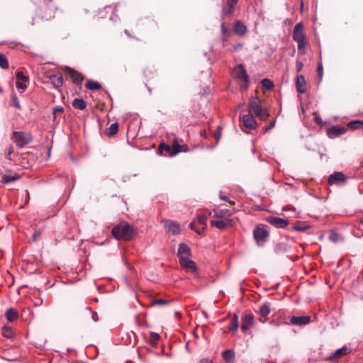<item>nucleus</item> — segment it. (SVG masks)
Listing matches in <instances>:
<instances>
[{"mask_svg":"<svg viewBox=\"0 0 363 363\" xmlns=\"http://www.w3.org/2000/svg\"><path fill=\"white\" fill-rule=\"evenodd\" d=\"M191 250L190 248L184 243H180L179 245L177 256L181 260L182 258L186 259L191 257Z\"/></svg>","mask_w":363,"mask_h":363,"instance_id":"nucleus-16","label":"nucleus"},{"mask_svg":"<svg viewBox=\"0 0 363 363\" xmlns=\"http://www.w3.org/2000/svg\"><path fill=\"white\" fill-rule=\"evenodd\" d=\"M11 138L18 147L28 145L33 140L32 134L25 131H14Z\"/></svg>","mask_w":363,"mask_h":363,"instance_id":"nucleus-4","label":"nucleus"},{"mask_svg":"<svg viewBox=\"0 0 363 363\" xmlns=\"http://www.w3.org/2000/svg\"><path fill=\"white\" fill-rule=\"evenodd\" d=\"M112 235L116 240H130L135 235L134 228L127 222H121L112 229Z\"/></svg>","mask_w":363,"mask_h":363,"instance_id":"nucleus-1","label":"nucleus"},{"mask_svg":"<svg viewBox=\"0 0 363 363\" xmlns=\"http://www.w3.org/2000/svg\"><path fill=\"white\" fill-rule=\"evenodd\" d=\"M296 87L297 91L300 94H304L306 92V82L305 77L303 75L297 76Z\"/></svg>","mask_w":363,"mask_h":363,"instance_id":"nucleus-21","label":"nucleus"},{"mask_svg":"<svg viewBox=\"0 0 363 363\" xmlns=\"http://www.w3.org/2000/svg\"><path fill=\"white\" fill-rule=\"evenodd\" d=\"M201 363H211V362H209L208 359H202L201 361Z\"/></svg>","mask_w":363,"mask_h":363,"instance_id":"nucleus-61","label":"nucleus"},{"mask_svg":"<svg viewBox=\"0 0 363 363\" xmlns=\"http://www.w3.org/2000/svg\"><path fill=\"white\" fill-rule=\"evenodd\" d=\"M345 131V128L335 125L328 130L327 134L329 138H333L344 134Z\"/></svg>","mask_w":363,"mask_h":363,"instance_id":"nucleus-19","label":"nucleus"},{"mask_svg":"<svg viewBox=\"0 0 363 363\" xmlns=\"http://www.w3.org/2000/svg\"><path fill=\"white\" fill-rule=\"evenodd\" d=\"M63 70L68 74L74 84L79 85L84 81V76L77 70L67 66L65 67Z\"/></svg>","mask_w":363,"mask_h":363,"instance_id":"nucleus-6","label":"nucleus"},{"mask_svg":"<svg viewBox=\"0 0 363 363\" xmlns=\"http://www.w3.org/2000/svg\"><path fill=\"white\" fill-rule=\"evenodd\" d=\"M303 67V64L301 62H300V61L296 62L297 72H300L302 69Z\"/></svg>","mask_w":363,"mask_h":363,"instance_id":"nucleus-52","label":"nucleus"},{"mask_svg":"<svg viewBox=\"0 0 363 363\" xmlns=\"http://www.w3.org/2000/svg\"><path fill=\"white\" fill-rule=\"evenodd\" d=\"M294 230L296 231H305L309 228V226L302 223L298 222L294 224L293 227Z\"/></svg>","mask_w":363,"mask_h":363,"instance_id":"nucleus-40","label":"nucleus"},{"mask_svg":"<svg viewBox=\"0 0 363 363\" xmlns=\"http://www.w3.org/2000/svg\"><path fill=\"white\" fill-rule=\"evenodd\" d=\"M165 228L172 234L177 235L180 233L179 224L175 221L168 220L165 221Z\"/></svg>","mask_w":363,"mask_h":363,"instance_id":"nucleus-18","label":"nucleus"},{"mask_svg":"<svg viewBox=\"0 0 363 363\" xmlns=\"http://www.w3.org/2000/svg\"><path fill=\"white\" fill-rule=\"evenodd\" d=\"M20 179V175L18 174H5L2 177L1 182L4 184H8L14 181H16Z\"/></svg>","mask_w":363,"mask_h":363,"instance_id":"nucleus-32","label":"nucleus"},{"mask_svg":"<svg viewBox=\"0 0 363 363\" xmlns=\"http://www.w3.org/2000/svg\"><path fill=\"white\" fill-rule=\"evenodd\" d=\"M347 127L352 130H357L363 128V121H352L347 123Z\"/></svg>","mask_w":363,"mask_h":363,"instance_id":"nucleus-33","label":"nucleus"},{"mask_svg":"<svg viewBox=\"0 0 363 363\" xmlns=\"http://www.w3.org/2000/svg\"><path fill=\"white\" fill-rule=\"evenodd\" d=\"M213 135H214L215 139L216 140V142L218 143L221 137V128L218 127L215 130Z\"/></svg>","mask_w":363,"mask_h":363,"instance_id":"nucleus-46","label":"nucleus"},{"mask_svg":"<svg viewBox=\"0 0 363 363\" xmlns=\"http://www.w3.org/2000/svg\"><path fill=\"white\" fill-rule=\"evenodd\" d=\"M49 79L55 88H60L63 85V77L61 74H50Z\"/></svg>","mask_w":363,"mask_h":363,"instance_id":"nucleus-24","label":"nucleus"},{"mask_svg":"<svg viewBox=\"0 0 363 363\" xmlns=\"http://www.w3.org/2000/svg\"><path fill=\"white\" fill-rule=\"evenodd\" d=\"M233 72L237 79L243 81V83L240 85V89L242 91L247 90L250 84V78L244 65L242 64H238L233 68Z\"/></svg>","mask_w":363,"mask_h":363,"instance_id":"nucleus-3","label":"nucleus"},{"mask_svg":"<svg viewBox=\"0 0 363 363\" xmlns=\"http://www.w3.org/2000/svg\"><path fill=\"white\" fill-rule=\"evenodd\" d=\"M84 86L86 89L91 91L99 90L101 88V85L98 82L92 79H88Z\"/></svg>","mask_w":363,"mask_h":363,"instance_id":"nucleus-28","label":"nucleus"},{"mask_svg":"<svg viewBox=\"0 0 363 363\" xmlns=\"http://www.w3.org/2000/svg\"><path fill=\"white\" fill-rule=\"evenodd\" d=\"M315 121L316 123L320 124L321 123V118L319 116H316L315 118Z\"/></svg>","mask_w":363,"mask_h":363,"instance_id":"nucleus-58","label":"nucleus"},{"mask_svg":"<svg viewBox=\"0 0 363 363\" xmlns=\"http://www.w3.org/2000/svg\"><path fill=\"white\" fill-rule=\"evenodd\" d=\"M5 317L9 322H13L18 318L19 314L17 310L9 308L5 312Z\"/></svg>","mask_w":363,"mask_h":363,"instance_id":"nucleus-26","label":"nucleus"},{"mask_svg":"<svg viewBox=\"0 0 363 363\" xmlns=\"http://www.w3.org/2000/svg\"><path fill=\"white\" fill-rule=\"evenodd\" d=\"M64 111V108L62 106H57L55 107L53 111H52V118H53V121H55L56 118H57V116L59 114V113H63Z\"/></svg>","mask_w":363,"mask_h":363,"instance_id":"nucleus-43","label":"nucleus"},{"mask_svg":"<svg viewBox=\"0 0 363 363\" xmlns=\"http://www.w3.org/2000/svg\"><path fill=\"white\" fill-rule=\"evenodd\" d=\"M118 131V124L117 123H112L111 126L106 130V135L108 136H113L116 135Z\"/></svg>","mask_w":363,"mask_h":363,"instance_id":"nucleus-36","label":"nucleus"},{"mask_svg":"<svg viewBox=\"0 0 363 363\" xmlns=\"http://www.w3.org/2000/svg\"><path fill=\"white\" fill-rule=\"evenodd\" d=\"M248 111L250 114L266 121L269 114L266 109L262 108V101L258 97L252 96L248 103Z\"/></svg>","mask_w":363,"mask_h":363,"instance_id":"nucleus-2","label":"nucleus"},{"mask_svg":"<svg viewBox=\"0 0 363 363\" xmlns=\"http://www.w3.org/2000/svg\"><path fill=\"white\" fill-rule=\"evenodd\" d=\"M195 225H196V222H195V221H191V222L190 223V225H189L190 228H191V229H194V230H197V229L195 228Z\"/></svg>","mask_w":363,"mask_h":363,"instance_id":"nucleus-55","label":"nucleus"},{"mask_svg":"<svg viewBox=\"0 0 363 363\" xmlns=\"http://www.w3.org/2000/svg\"><path fill=\"white\" fill-rule=\"evenodd\" d=\"M267 220L273 226L279 228H286L289 223L288 220L276 216H269Z\"/></svg>","mask_w":363,"mask_h":363,"instance_id":"nucleus-10","label":"nucleus"},{"mask_svg":"<svg viewBox=\"0 0 363 363\" xmlns=\"http://www.w3.org/2000/svg\"><path fill=\"white\" fill-rule=\"evenodd\" d=\"M254 324V316L252 314L245 315L242 318L241 330L245 333L250 330Z\"/></svg>","mask_w":363,"mask_h":363,"instance_id":"nucleus-13","label":"nucleus"},{"mask_svg":"<svg viewBox=\"0 0 363 363\" xmlns=\"http://www.w3.org/2000/svg\"><path fill=\"white\" fill-rule=\"evenodd\" d=\"M335 235H337V234H335H335H333V235H331V239H332L333 240H334V241H335V240H335Z\"/></svg>","mask_w":363,"mask_h":363,"instance_id":"nucleus-63","label":"nucleus"},{"mask_svg":"<svg viewBox=\"0 0 363 363\" xmlns=\"http://www.w3.org/2000/svg\"><path fill=\"white\" fill-rule=\"evenodd\" d=\"M180 145L174 140L172 143V145L170 146L165 143H161L159 145L158 150L161 153V155L164 156H174L177 154L179 153Z\"/></svg>","mask_w":363,"mask_h":363,"instance_id":"nucleus-5","label":"nucleus"},{"mask_svg":"<svg viewBox=\"0 0 363 363\" xmlns=\"http://www.w3.org/2000/svg\"><path fill=\"white\" fill-rule=\"evenodd\" d=\"M89 311L91 313V314H92L91 318H92L93 320H94V322H96V321L99 320V317H98V314H97V313H96V312L93 311H92V309H91V308H89Z\"/></svg>","mask_w":363,"mask_h":363,"instance_id":"nucleus-49","label":"nucleus"},{"mask_svg":"<svg viewBox=\"0 0 363 363\" xmlns=\"http://www.w3.org/2000/svg\"><path fill=\"white\" fill-rule=\"evenodd\" d=\"M234 220L230 218H225L222 220H211V225L220 230H225L234 225Z\"/></svg>","mask_w":363,"mask_h":363,"instance_id":"nucleus-8","label":"nucleus"},{"mask_svg":"<svg viewBox=\"0 0 363 363\" xmlns=\"http://www.w3.org/2000/svg\"><path fill=\"white\" fill-rule=\"evenodd\" d=\"M335 235H337V234H335H335H333V235H331V239H332L333 240H334V241H335V240H335Z\"/></svg>","mask_w":363,"mask_h":363,"instance_id":"nucleus-62","label":"nucleus"},{"mask_svg":"<svg viewBox=\"0 0 363 363\" xmlns=\"http://www.w3.org/2000/svg\"><path fill=\"white\" fill-rule=\"evenodd\" d=\"M346 182V178L342 172H335L329 176L328 182L330 185L344 184Z\"/></svg>","mask_w":363,"mask_h":363,"instance_id":"nucleus-12","label":"nucleus"},{"mask_svg":"<svg viewBox=\"0 0 363 363\" xmlns=\"http://www.w3.org/2000/svg\"><path fill=\"white\" fill-rule=\"evenodd\" d=\"M323 75V67L322 63L320 62V63H318V77L319 80L322 79Z\"/></svg>","mask_w":363,"mask_h":363,"instance_id":"nucleus-45","label":"nucleus"},{"mask_svg":"<svg viewBox=\"0 0 363 363\" xmlns=\"http://www.w3.org/2000/svg\"><path fill=\"white\" fill-rule=\"evenodd\" d=\"M238 3V0H227V6L234 8Z\"/></svg>","mask_w":363,"mask_h":363,"instance_id":"nucleus-51","label":"nucleus"},{"mask_svg":"<svg viewBox=\"0 0 363 363\" xmlns=\"http://www.w3.org/2000/svg\"><path fill=\"white\" fill-rule=\"evenodd\" d=\"M350 352V350L344 346L337 350H335L333 353H332L329 357H328L325 359L328 361L333 362L340 359L343 356L349 354Z\"/></svg>","mask_w":363,"mask_h":363,"instance_id":"nucleus-11","label":"nucleus"},{"mask_svg":"<svg viewBox=\"0 0 363 363\" xmlns=\"http://www.w3.org/2000/svg\"><path fill=\"white\" fill-rule=\"evenodd\" d=\"M169 303V301H167V300L156 299L152 302L151 306H164V305H167Z\"/></svg>","mask_w":363,"mask_h":363,"instance_id":"nucleus-44","label":"nucleus"},{"mask_svg":"<svg viewBox=\"0 0 363 363\" xmlns=\"http://www.w3.org/2000/svg\"><path fill=\"white\" fill-rule=\"evenodd\" d=\"M72 106L74 108L83 111L86 108V103L82 99H74L72 101Z\"/></svg>","mask_w":363,"mask_h":363,"instance_id":"nucleus-29","label":"nucleus"},{"mask_svg":"<svg viewBox=\"0 0 363 363\" xmlns=\"http://www.w3.org/2000/svg\"><path fill=\"white\" fill-rule=\"evenodd\" d=\"M234 11V8L227 6L226 7H223L222 10V16L227 17L230 16L233 14Z\"/></svg>","mask_w":363,"mask_h":363,"instance_id":"nucleus-41","label":"nucleus"},{"mask_svg":"<svg viewBox=\"0 0 363 363\" xmlns=\"http://www.w3.org/2000/svg\"><path fill=\"white\" fill-rule=\"evenodd\" d=\"M1 335L8 339L12 338L13 333L10 326L4 325L2 328Z\"/></svg>","mask_w":363,"mask_h":363,"instance_id":"nucleus-34","label":"nucleus"},{"mask_svg":"<svg viewBox=\"0 0 363 363\" xmlns=\"http://www.w3.org/2000/svg\"><path fill=\"white\" fill-rule=\"evenodd\" d=\"M261 84L262 87L266 90H271L274 87L273 82L269 79H263Z\"/></svg>","mask_w":363,"mask_h":363,"instance_id":"nucleus-38","label":"nucleus"},{"mask_svg":"<svg viewBox=\"0 0 363 363\" xmlns=\"http://www.w3.org/2000/svg\"><path fill=\"white\" fill-rule=\"evenodd\" d=\"M17 82L16 84L18 89L25 90L27 88L26 82L28 81V77H26L22 72H18L16 73Z\"/></svg>","mask_w":363,"mask_h":363,"instance_id":"nucleus-22","label":"nucleus"},{"mask_svg":"<svg viewBox=\"0 0 363 363\" xmlns=\"http://www.w3.org/2000/svg\"><path fill=\"white\" fill-rule=\"evenodd\" d=\"M206 220H207V217L204 215H199L197 217V222L199 224L203 225L202 228H201V230H196V232L199 235H201L204 232L206 226Z\"/></svg>","mask_w":363,"mask_h":363,"instance_id":"nucleus-31","label":"nucleus"},{"mask_svg":"<svg viewBox=\"0 0 363 363\" xmlns=\"http://www.w3.org/2000/svg\"><path fill=\"white\" fill-rule=\"evenodd\" d=\"M150 337H151V340L154 342H156L160 339V335L155 333H151Z\"/></svg>","mask_w":363,"mask_h":363,"instance_id":"nucleus-48","label":"nucleus"},{"mask_svg":"<svg viewBox=\"0 0 363 363\" xmlns=\"http://www.w3.org/2000/svg\"><path fill=\"white\" fill-rule=\"evenodd\" d=\"M11 105L16 107L17 109H21L18 97L15 94L11 96Z\"/></svg>","mask_w":363,"mask_h":363,"instance_id":"nucleus-42","label":"nucleus"},{"mask_svg":"<svg viewBox=\"0 0 363 363\" xmlns=\"http://www.w3.org/2000/svg\"><path fill=\"white\" fill-rule=\"evenodd\" d=\"M253 236L257 242L259 244L267 240L269 233L264 226L257 225L253 230Z\"/></svg>","mask_w":363,"mask_h":363,"instance_id":"nucleus-7","label":"nucleus"},{"mask_svg":"<svg viewBox=\"0 0 363 363\" xmlns=\"http://www.w3.org/2000/svg\"><path fill=\"white\" fill-rule=\"evenodd\" d=\"M13 147H9V148L7 150L8 155L10 156L13 153Z\"/></svg>","mask_w":363,"mask_h":363,"instance_id":"nucleus-57","label":"nucleus"},{"mask_svg":"<svg viewBox=\"0 0 363 363\" xmlns=\"http://www.w3.org/2000/svg\"><path fill=\"white\" fill-rule=\"evenodd\" d=\"M116 6H112V5H109V6H106L104 9L106 11V12H114L116 11Z\"/></svg>","mask_w":363,"mask_h":363,"instance_id":"nucleus-50","label":"nucleus"},{"mask_svg":"<svg viewBox=\"0 0 363 363\" xmlns=\"http://www.w3.org/2000/svg\"><path fill=\"white\" fill-rule=\"evenodd\" d=\"M276 121H272L268 125H266L264 128V133L268 132L269 130H271L275 125Z\"/></svg>","mask_w":363,"mask_h":363,"instance_id":"nucleus-47","label":"nucleus"},{"mask_svg":"<svg viewBox=\"0 0 363 363\" xmlns=\"http://www.w3.org/2000/svg\"><path fill=\"white\" fill-rule=\"evenodd\" d=\"M222 357L223 358V359L228 362V363H231L234 361L235 359V354L234 352L230 350H224L223 352H222Z\"/></svg>","mask_w":363,"mask_h":363,"instance_id":"nucleus-30","label":"nucleus"},{"mask_svg":"<svg viewBox=\"0 0 363 363\" xmlns=\"http://www.w3.org/2000/svg\"><path fill=\"white\" fill-rule=\"evenodd\" d=\"M9 61L6 55L3 53H0V67L2 69H8L9 68Z\"/></svg>","mask_w":363,"mask_h":363,"instance_id":"nucleus-39","label":"nucleus"},{"mask_svg":"<svg viewBox=\"0 0 363 363\" xmlns=\"http://www.w3.org/2000/svg\"><path fill=\"white\" fill-rule=\"evenodd\" d=\"M272 311V307L271 304L268 302L264 303L262 304L258 309L257 313L262 316V318L267 317L268 315Z\"/></svg>","mask_w":363,"mask_h":363,"instance_id":"nucleus-27","label":"nucleus"},{"mask_svg":"<svg viewBox=\"0 0 363 363\" xmlns=\"http://www.w3.org/2000/svg\"><path fill=\"white\" fill-rule=\"evenodd\" d=\"M179 264L182 267L192 273H194L197 271V267L195 262L189 258H182L181 260H179Z\"/></svg>","mask_w":363,"mask_h":363,"instance_id":"nucleus-17","label":"nucleus"},{"mask_svg":"<svg viewBox=\"0 0 363 363\" xmlns=\"http://www.w3.org/2000/svg\"><path fill=\"white\" fill-rule=\"evenodd\" d=\"M298 44V51L300 55H303L306 54V39L305 40H301L296 42Z\"/></svg>","mask_w":363,"mask_h":363,"instance_id":"nucleus-37","label":"nucleus"},{"mask_svg":"<svg viewBox=\"0 0 363 363\" xmlns=\"http://www.w3.org/2000/svg\"><path fill=\"white\" fill-rule=\"evenodd\" d=\"M220 199L223 201H228V198L226 196L223 195L222 192H220Z\"/></svg>","mask_w":363,"mask_h":363,"instance_id":"nucleus-54","label":"nucleus"},{"mask_svg":"<svg viewBox=\"0 0 363 363\" xmlns=\"http://www.w3.org/2000/svg\"><path fill=\"white\" fill-rule=\"evenodd\" d=\"M311 317L308 315L304 316H292L290 318V323L294 325H305L310 323Z\"/></svg>","mask_w":363,"mask_h":363,"instance_id":"nucleus-15","label":"nucleus"},{"mask_svg":"<svg viewBox=\"0 0 363 363\" xmlns=\"http://www.w3.org/2000/svg\"><path fill=\"white\" fill-rule=\"evenodd\" d=\"M221 28V35L223 38H227L231 34V31L230 30L228 26L226 25L225 22H223L220 25Z\"/></svg>","mask_w":363,"mask_h":363,"instance_id":"nucleus-35","label":"nucleus"},{"mask_svg":"<svg viewBox=\"0 0 363 363\" xmlns=\"http://www.w3.org/2000/svg\"><path fill=\"white\" fill-rule=\"evenodd\" d=\"M209 215L214 218L224 219L226 217L231 216L232 212L229 209H213L210 212Z\"/></svg>","mask_w":363,"mask_h":363,"instance_id":"nucleus-20","label":"nucleus"},{"mask_svg":"<svg viewBox=\"0 0 363 363\" xmlns=\"http://www.w3.org/2000/svg\"><path fill=\"white\" fill-rule=\"evenodd\" d=\"M43 303V299H39L35 304L36 306H40Z\"/></svg>","mask_w":363,"mask_h":363,"instance_id":"nucleus-60","label":"nucleus"},{"mask_svg":"<svg viewBox=\"0 0 363 363\" xmlns=\"http://www.w3.org/2000/svg\"><path fill=\"white\" fill-rule=\"evenodd\" d=\"M201 135L206 138V135H207V133H206V130H203L201 132Z\"/></svg>","mask_w":363,"mask_h":363,"instance_id":"nucleus-59","label":"nucleus"},{"mask_svg":"<svg viewBox=\"0 0 363 363\" xmlns=\"http://www.w3.org/2000/svg\"><path fill=\"white\" fill-rule=\"evenodd\" d=\"M292 37L294 40L296 42L305 40L306 39V35L304 33L303 25L302 23H298L294 26Z\"/></svg>","mask_w":363,"mask_h":363,"instance_id":"nucleus-9","label":"nucleus"},{"mask_svg":"<svg viewBox=\"0 0 363 363\" xmlns=\"http://www.w3.org/2000/svg\"><path fill=\"white\" fill-rule=\"evenodd\" d=\"M239 328V318L237 314H233L230 318V325L228 327V330L229 332L235 333L237 332Z\"/></svg>","mask_w":363,"mask_h":363,"instance_id":"nucleus-25","label":"nucleus"},{"mask_svg":"<svg viewBox=\"0 0 363 363\" xmlns=\"http://www.w3.org/2000/svg\"><path fill=\"white\" fill-rule=\"evenodd\" d=\"M179 150H180L179 152H187L188 151V147L186 145H180Z\"/></svg>","mask_w":363,"mask_h":363,"instance_id":"nucleus-53","label":"nucleus"},{"mask_svg":"<svg viewBox=\"0 0 363 363\" xmlns=\"http://www.w3.org/2000/svg\"><path fill=\"white\" fill-rule=\"evenodd\" d=\"M233 31L235 34L243 36L247 31V26L240 21H236L234 24Z\"/></svg>","mask_w":363,"mask_h":363,"instance_id":"nucleus-23","label":"nucleus"},{"mask_svg":"<svg viewBox=\"0 0 363 363\" xmlns=\"http://www.w3.org/2000/svg\"><path fill=\"white\" fill-rule=\"evenodd\" d=\"M44 1H45V3H49V2L52 1V0H44Z\"/></svg>","mask_w":363,"mask_h":363,"instance_id":"nucleus-64","label":"nucleus"},{"mask_svg":"<svg viewBox=\"0 0 363 363\" xmlns=\"http://www.w3.org/2000/svg\"><path fill=\"white\" fill-rule=\"evenodd\" d=\"M243 125L248 129H255L257 126V123L253 115L249 113L242 116Z\"/></svg>","mask_w":363,"mask_h":363,"instance_id":"nucleus-14","label":"nucleus"},{"mask_svg":"<svg viewBox=\"0 0 363 363\" xmlns=\"http://www.w3.org/2000/svg\"><path fill=\"white\" fill-rule=\"evenodd\" d=\"M267 319H268V318H267V317L262 318V317L261 316V318L259 319V321L260 323H266V322H267Z\"/></svg>","mask_w":363,"mask_h":363,"instance_id":"nucleus-56","label":"nucleus"}]
</instances>
